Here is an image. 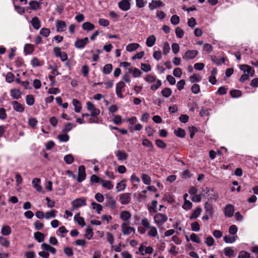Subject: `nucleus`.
<instances>
[{
	"label": "nucleus",
	"instance_id": "f257e3e1",
	"mask_svg": "<svg viewBox=\"0 0 258 258\" xmlns=\"http://www.w3.org/2000/svg\"><path fill=\"white\" fill-rule=\"evenodd\" d=\"M168 219L167 216L162 213H157L154 217V220L158 228H160Z\"/></svg>",
	"mask_w": 258,
	"mask_h": 258
},
{
	"label": "nucleus",
	"instance_id": "f03ea898",
	"mask_svg": "<svg viewBox=\"0 0 258 258\" xmlns=\"http://www.w3.org/2000/svg\"><path fill=\"white\" fill-rule=\"evenodd\" d=\"M125 84L122 81H120L116 84V94L118 97L122 98L123 96L122 93L124 91Z\"/></svg>",
	"mask_w": 258,
	"mask_h": 258
},
{
	"label": "nucleus",
	"instance_id": "7ed1b4c3",
	"mask_svg": "<svg viewBox=\"0 0 258 258\" xmlns=\"http://www.w3.org/2000/svg\"><path fill=\"white\" fill-rule=\"evenodd\" d=\"M240 69L243 71V74L250 77H252L255 73V71L251 67L247 64H241L240 66Z\"/></svg>",
	"mask_w": 258,
	"mask_h": 258
},
{
	"label": "nucleus",
	"instance_id": "20e7f679",
	"mask_svg": "<svg viewBox=\"0 0 258 258\" xmlns=\"http://www.w3.org/2000/svg\"><path fill=\"white\" fill-rule=\"evenodd\" d=\"M119 201L122 205H127L131 201L130 193H123L119 195Z\"/></svg>",
	"mask_w": 258,
	"mask_h": 258
},
{
	"label": "nucleus",
	"instance_id": "39448f33",
	"mask_svg": "<svg viewBox=\"0 0 258 258\" xmlns=\"http://www.w3.org/2000/svg\"><path fill=\"white\" fill-rule=\"evenodd\" d=\"M86 178L85 167L83 165H81L78 168V176L77 181L81 182Z\"/></svg>",
	"mask_w": 258,
	"mask_h": 258
},
{
	"label": "nucleus",
	"instance_id": "423d86ee",
	"mask_svg": "<svg viewBox=\"0 0 258 258\" xmlns=\"http://www.w3.org/2000/svg\"><path fill=\"white\" fill-rule=\"evenodd\" d=\"M198 53L199 52L197 50H189L182 56V58L184 59H194Z\"/></svg>",
	"mask_w": 258,
	"mask_h": 258
},
{
	"label": "nucleus",
	"instance_id": "0eeeda50",
	"mask_svg": "<svg viewBox=\"0 0 258 258\" xmlns=\"http://www.w3.org/2000/svg\"><path fill=\"white\" fill-rule=\"evenodd\" d=\"M165 4L161 1L152 0L149 4V8L150 10H153L155 9L164 7Z\"/></svg>",
	"mask_w": 258,
	"mask_h": 258
},
{
	"label": "nucleus",
	"instance_id": "6e6552de",
	"mask_svg": "<svg viewBox=\"0 0 258 258\" xmlns=\"http://www.w3.org/2000/svg\"><path fill=\"white\" fill-rule=\"evenodd\" d=\"M88 38L85 37L83 39H77L75 42V46L78 48H83L88 42Z\"/></svg>",
	"mask_w": 258,
	"mask_h": 258
},
{
	"label": "nucleus",
	"instance_id": "1a4fd4ad",
	"mask_svg": "<svg viewBox=\"0 0 258 258\" xmlns=\"http://www.w3.org/2000/svg\"><path fill=\"white\" fill-rule=\"evenodd\" d=\"M122 232L124 235H129L132 232L133 233L135 232V229L134 228L131 226H127V224L126 223H123L121 225Z\"/></svg>",
	"mask_w": 258,
	"mask_h": 258
},
{
	"label": "nucleus",
	"instance_id": "9d476101",
	"mask_svg": "<svg viewBox=\"0 0 258 258\" xmlns=\"http://www.w3.org/2000/svg\"><path fill=\"white\" fill-rule=\"evenodd\" d=\"M106 203L111 209H115L116 207V202L111 196H107Z\"/></svg>",
	"mask_w": 258,
	"mask_h": 258
},
{
	"label": "nucleus",
	"instance_id": "9b49d317",
	"mask_svg": "<svg viewBox=\"0 0 258 258\" xmlns=\"http://www.w3.org/2000/svg\"><path fill=\"white\" fill-rule=\"evenodd\" d=\"M55 23L57 32H59L65 31L67 25L64 21L61 20H56Z\"/></svg>",
	"mask_w": 258,
	"mask_h": 258
},
{
	"label": "nucleus",
	"instance_id": "f8f14e48",
	"mask_svg": "<svg viewBox=\"0 0 258 258\" xmlns=\"http://www.w3.org/2000/svg\"><path fill=\"white\" fill-rule=\"evenodd\" d=\"M72 204L75 208H78L82 206H86V200L84 198H79L72 201Z\"/></svg>",
	"mask_w": 258,
	"mask_h": 258
},
{
	"label": "nucleus",
	"instance_id": "ddd939ff",
	"mask_svg": "<svg viewBox=\"0 0 258 258\" xmlns=\"http://www.w3.org/2000/svg\"><path fill=\"white\" fill-rule=\"evenodd\" d=\"M118 6L119 9L123 11H126L131 8L130 3L123 0L118 3Z\"/></svg>",
	"mask_w": 258,
	"mask_h": 258
},
{
	"label": "nucleus",
	"instance_id": "4468645a",
	"mask_svg": "<svg viewBox=\"0 0 258 258\" xmlns=\"http://www.w3.org/2000/svg\"><path fill=\"white\" fill-rule=\"evenodd\" d=\"M234 211V206L232 205H229L225 207L224 213L225 215L228 217H231L233 215Z\"/></svg>",
	"mask_w": 258,
	"mask_h": 258
},
{
	"label": "nucleus",
	"instance_id": "2eb2a0df",
	"mask_svg": "<svg viewBox=\"0 0 258 258\" xmlns=\"http://www.w3.org/2000/svg\"><path fill=\"white\" fill-rule=\"evenodd\" d=\"M12 104L13 107V109L17 112H22L24 110V107L23 106L19 103L17 101H14L12 102Z\"/></svg>",
	"mask_w": 258,
	"mask_h": 258
},
{
	"label": "nucleus",
	"instance_id": "dca6fc26",
	"mask_svg": "<svg viewBox=\"0 0 258 258\" xmlns=\"http://www.w3.org/2000/svg\"><path fill=\"white\" fill-rule=\"evenodd\" d=\"M31 24L33 27L36 30H38L41 27V22L37 17L32 18L31 21Z\"/></svg>",
	"mask_w": 258,
	"mask_h": 258
},
{
	"label": "nucleus",
	"instance_id": "f3484780",
	"mask_svg": "<svg viewBox=\"0 0 258 258\" xmlns=\"http://www.w3.org/2000/svg\"><path fill=\"white\" fill-rule=\"evenodd\" d=\"M40 182V179L38 178H35L32 180V184L33 187L35 188V189L38 192L42 191V188L41 185L39 184Z\"/></svg>",
	"mask_w": 258,
	"mask_h": 258
},
{
	"label": "nucleus",
	"instance_id": "a211bd4d",
	"mask_svg": "<svg viewBox=\"0 0 258 258\" xmlns=\"http://www.w3.org/2000/svg\"><path fill=\"white\" fill-rule=\"evenodd\" d=\"M207 198L208 200H216L218 198L217 194L212 188H209L207 191Z\"/></svg>",
	"mask_w": 258,
	"mask_h": 258
},
{
	"label": "nucleus",
	"instance_id": "6ab92c4d",
	"mask_svg": "<svg viewBox=\"0 0 258 258\" xmlns=\"http://www.w3.org/2000/svg\"><path fill=\"white\" fill-rule=\"evenodd\" d=\"M11 95L13 99H19L21 97L22 92L19 89H14L11 90Z\"/></svg>",
	"mask_w": 258,
	"mask_h": 258
},
{
	"label": "nucleus",
	"instance_id": "aec40b11",
	"mask_svg": "<svg viewBox=\"0 0 258 258\" xmlns=\"http://www.w3.org/2000/svg\"><path fill=\"white\" fill-rule=\"evenodd\" d=\"M115 155L117 157L118 160H125L127 159L128 155L127 154L122 151H117L115 152Z\"/></svg>",
	"mask_w": 258,
	"mask_h": 258
},
{
	"label": "nucleus",
	"instance_id": "412c9836",
	"mask_svg": "<svg viewBox=\"0 0 258 258\" xmlns=\"http://www.w3.org/2000/svg\"><path fill=\"white\" fill-rule=\"evenodd\" d=\"M82 28L84 30L89 31L94 30L95 26L90 22H86L82 24Z\"/></svg>",
	"mask_w": 258,
	"mask_h": 258
},
{
	"label": "nucleus",
	"instance_id": "4be33fe9",
	"mask_svg": "<svg viewBox=\"0 0 258 258\" xmlns=\"http://www.w3.org/2000/svg\"><path fill=\"white\" fill-rule=\"evenodd\" d=\"M73 104L74 106V110L76 112H80L82 109V106L80 102L76 99L73 100Z\"/></svg>",
	"mask_w": 258,
	"mask_h": 258
},
{
	"label": "nucleus",
	"instance_id": "5701e85b",
	"mask_svg": "<svg viewBox=\"0 0 258 258\" xmlns=\"http://www.w3.org/2000/svg\"><path fill=\"white\" fill-rule=\"evenodd\" d=\"M131 218V214L127 211H124L120 213V218L123 221H126Z\"/></svg>",
	"mask_w": 258,
	"mask_h": 258
},
{
	"label": "nucleus",
	"instance_id": "b1692460",
	"mask_svg": "<svg viewBox=\"0 0 258 258\" xmlns=\"http://www.w3.org/2000/svg\"><path fill=\"white\" fill-rule=\"evenodd\" d=\"M156 37L154 35H152L149 36L146 40V45L148 47H152L155 43Z\"/></svg>",
	"mask_w": 258,
	"mask_h": 258
},
{
	"label": "nucleus",
	"instance_id": "393cba45",
	"mask_svg": "<svg viewBox=\"0 0 258 258\" xmlns=\"http://www.w3.org/2000/svg\"><path fill=\"white\" fill-rule=\"evenodd\" d=\"M204 208L206 212L210 216H212L213 214V208L212 204L208 202H206L204 206Z\"/></svg>",
	"mask_w": 258,
	"mask_h": 258
},
{
	"label": "nucleus",
	"instance_id": "a878e982",
	"mask_svg": "<svg viewBox=\"0 0 258 258\" xmlns=\"http://www.w3.org/2000/svg\"><path fill=\"white\" fill-rule=\"evenodd\" d=\"M140 47V45L138 43H133L128 44L126 46V50L128 52H132L136 50Z\"/></svg>",
	"mask_w": 258,
	"mask_h": 258
},
{
	"label": "nucleus",
	"instance_id": "bb28decb",
	"mask_svg": "<svg viewBox=\"0 0 258 258\" xmlns=\"http://www.w3.org/2000/svg\"><path fill=\"white\" fill-rule=\"evenodd\" d=\"M201 211L202 209L200 207H197L196 209L192 212L191 216L189 217V219L197 218L200 216Z\"/></svg>",
	"mask_w": 258,
	"mask_h": 258
},
{
	"label": "nucleus",
	"instance_id": "cd10ccee",
	"mask_svg": "<svg viewBox=\"0 0 258 258\" xmlns=\"http://www.w3.org/2000/svg\"><path fill=\"white\" fill-rule=\"evenodd\" d=\"M34 50V46L31 44H26L24 46V51L27 54H30L32 53Z\"/></svg>",
	"mask_w": 258,
	"mask_h": 258
},
{
	"label": "nucleus",
	"instance_id": "c85d7f7f",
	"mask_svg": "<svg viewBox=\"0 0 258 258\" xmlns=\"http://www.w3.org/2000/svg\"><path fill=\"white\" fill-rule=\"evenodd\" d=\"M12 232V230L9 226L5 225L2 227L1 233L2 235L7 236L10 235Z\"/></svg>",
	"mask_w": 258,
	"mask_h": 258
},
{
	"label": "nucleus",
	"instance_id": "c756f323",
	"mask_svg": "<svg viewBox=\"0 0 258 258\" xmlns=\"http://www.w3.org/2000/svg\"><path fill=\"white\" fill-rule=\"evenodd\" d=\"M224 252L225 255L228 257L234 256L235 253L232 247H227L224 249Z\"/></svg>",
	"mask_w": 258,
	"mask_h": 258
},
{
	"label": "nucleus",
	"instance_id": "7c9ffc66",
	"mask_svg": "<svg viewBox=\"0 0 258 258\" xmlns=\"http://www.w3.org/2000/svg\"><path fill=\"white\" fill-rule=\"evenodd\" d=\"M34 238L38 242H43L44 240V235L40 232H36L34 233Z\"/></svg>",
	"mask_w": 258,
	"mask_h": 258
},
{
	"label": "nucleus",
	"instance_id": "2f4dec72",
	"mask_svg": "<svg viewBox=\"0 0 258 258\" xmlns=\"http://www.w3.org/2000/svg\"><path fill=\"white\" fill-rule=\"evenodd\" d=\"M29 5L31 9L36 10L40 8V3L36 1H32L29 2Z\"/></svg>",
	"mask_w": 258,
	"mask_h": 258
},
{
	"label": "nucleus",
	"instance_id": "473e14b6",
	"mask_svg": "<svg viewBox=\"0 0 258 258\" xmlns=\"http://www.w3.org/2000/svg\"><path fill=\"white\" fill-rule=\"evenodd\" d=\"M128 72L130 73H133V76L134 78L139 77L141 76L142 74L141 71L137 68H134L133 70H132L131 68H130L128 69Z\"/></svg>",
	"mask_w": 258,
	"mask_h": 258
},
{
	"label": "nucleus",
	"instance_id": "72a5a7b5",
	"mask_svg": "<svg viewBox=\"0 0 258 258\" xmlns=\"http://www.w3.org/2000/svg\"><path fill=\"white\" fill-rule=\"evenodd\" d=\"M101 184L103 187L108 190L111 189L113 187V185L112 184L111 182L109 180L105 181L102 180Z\"/></svg>",
	"mask_w": 258,
	"mask_h": 258
},
{
	"label": "nucleus",
	"instance_id": "f704fd0d",
	"mask_svg": "<svg viewBox=\"0 0 258 258\" xmlns=\"http://www.w3.org/2000/svg\"><path fill=\"white\" fill-rule=\"evenodd\" d=\"M174 133L176 136L180 138H184L186 134L185 131L180 128H178L177 130H174Z\"/></svg>",
	"mask_w": 258,
	"mask_h": 258
},
{
	"label": "nucleus",
	"instance_id": "c9c22d12",
	"mask_svg": "<svg viewBox=\"0 0 258 258\" xmlns=\"http://www.w3.org/2000/svg\"><path fill=\"white\" fill-rule=\"evenodd\" d=\"M63 160L67 164H71L74 162V158L71 154H70L66 155L63 158Z\"/></svg>",
	"mask_w": 258,
	"mask_h": 258
},
{
	"label": "nucleus",
	"instance_id": "e433bc0d",
	"mask_svg": "<svg viewBox=\"0 0 258 258\" xmlns=\"http://www.w3.org/2000/svg\"><path fill=\"white\" fill-rule=\"evenodd\" d=\"M74 219L82 227L84 226L86 224L84 219L80 217L79 214L76 215L75 216Z\"/></svg>",
	"mask_w": 258,
	"mask_h": 258
},
{
	"label": "nucleus",
	"instance_id": "4c0bfd02",
	"mask_svg": "<svg viewBox=\"0 0 258 258\" xmlns=\"http://www.w3.org/2000/svg\"><path fill=\"white\" fill-rule=\"evenodd\" d=\"M149 231L148 233L149 236L151 237H156L157 235L158 232L156 228L154 226H151L149 228Z\"/></svg>",
	"mask_w": 258,
	"mask_h": 258
},
{
	"label": "nucleus",
	"instance_id": "58836bf2",
	"mask_svg": "<svg viewBox=\"0 0 258 258\" xmlns=\"http://www.w3.org/2000/svg\"><path fill=\"white\" fill-rule=\"evenodd\" d=\"M91 205L92 206V208L94 210H95L98 214H100V212L102 210V206L99 204L95 202H92L91 203Z\"/></svg>",
	"mask_w": 258,
	"mask_h": 258
},
{
	"label": "nucleus",
	"instance_id": "ea45409f",
	"mask_svg": "<svg viewBox=\"0 0 258 258\" xmlns=\"http://www.w3.org/2000/svg\"><path fill=\"white\" fill-rule=\"evenodd\" d=\"M161 93L164 97L168 98L171 95L172 91L169 88H165L161 91Z\"/></svg>",
	"mask_w": 258,
	"mask_h": 258
},
{
	"label": "nucleus",
	"instance_id": "a19ab883",
	"mask_svg": "<svg viewBox=\"0 0 258 258\" xmlns=\"http://www.w3.org/2000/svg\"><path fill=\"white\" fill-rule=\"evenodd\" d=\"M142 179L144 184L146 185H150L151 184V179L148 175L143 174L142 176Z\"/></svg>",
	"mask_w": 258,
	"mask_h": 258
},
{
	"label": "nucleus",
	"instance_id": "79ce46f5",
	"mask_svg": "<svg viewBox=\"0 0 258 258\" xmlns=\"http://www.w3.org/2000/svg\"><path fill=\"white\" fill-rule=\"evenodd\" d=\"M230 95L233 98H238L241 96L242 93L241 91L239 90H233L230 91Z\"/></svg>",
	"mask_w": 258,
	"mask_h": 258
},
{
	"label": "nucleus",
	"instance_id": "37998d69",
	"mask_svg": "<svg viewBox=\"0 0 258 258\" xmlns=\"http://www.w3.org/2000/svg\"><path fill=\"white\" fill-rule=\"evenodd\" d=\"M190 239L192 241L199 244L201 243L202 242L201 239L199 237L198 235L194 233L191 234Z\"/></svg>",
	"mask_w": 258,
	"mask_h": 258
},
{
	"label": "nucleus",
	"instance_id": "c03bdc74",
	"mask_svg": "<svg viewBox=\"0 0 258 258\" xmlns=\"http://www.w3.org/2000/svg\"><path fill=\"white\" fill-rule=\"evenodd\" d=\"M31 63L33 67H39L42 65V63L41 62V61L37 57L33 58L31 60Z\"/></svg>",
	"mask_w": 258,
	"mask_h": 258
},
{
	"label": "nucleus",
	"instance_id": "a18cd8bd",
	"mask_svg": "<svg viewBox=\"0 0 258 258\" xmlns=\"http://www.w3.org/2000/svg\"><path fill=\"white\" fill-rule=\"evenodd\" d=\"M189 81L191 83L200 82L202 80V78L198 75L194 74L189 77Z\"/></svg>",
	"mask_w": 258,
	"mask_h": 258
},
{
	"label": "nucleus",
	"instance_id": "49530a36",
	"mask_svg": "<svg viewBox=\"0 0 258 258\" xmlns=\"http://www.w3.org/2000/svg\"><path fill=\"white\" fill-rule=\"evenodd\" d=\"M26 101L28 105L32 106L34 103V98L32 95H28L26 96Z\"/></svg>",
	"mask_w": 258,
	"mask_h": 258
},
{
	"label": "nucleus",
	"instance_id": "de8ad7c7",
	"mask_svg": "<svg viewBox=\"0 0 258 258\" xmlns=\"http://www.w3.org/2000/svg\"><path fill=\"white\" fill-rule=\"evenodd\" d=\"M69 136L68 134H59L57 136V139L62 142H68L69 140Z\"/></svg>",
	"mask_w": 258,
	"mask_h": 258
},
{
	"label": "nucleus",
	"instance_id": "09e8293b",
	"mask_svg": "<svg viewBox=\"0 0 258 258\" xmlns=\"http://www.w3.org/2000/svg\"><path fill=\"white\" fill-rule=\"evenodd\" d=\"M112 66L111 64H107L105 65L103 69V72L105 74H109L111 72Z\"/></svg>",
	"mask_w": 258,
	"mask_h": 258
},
{
	"label": "nucleus",
	"instance_id": "8fccbe9b",
	"mask_svg": "<svg viewBox=\"0 0 258 258\" xmlns=\"http://www.w3.org/2000/svg\"><path fill=\"white\" fill-rule=\"evenodd\" d=\"M170 22L172 24L174 25H176L178 24H179L180 22L179 17L176 15H173L171 18Z\"/></svg>",
	"mask_w": 258,
	"mask_h": 258
},
{
	"label": "nucleus",
	"instance_id": "3c124183",
	"mask_svg": "<svg viewBox=\"0 0 258 258\" xmlns=\"http://www.w3.org/2000/svg\"><path fill=\"white\" fill-rule=\"evenodd\" d=\"M50 33V31L48 28H43L40 31V34H41L45 37H48Z\"/></svg>",
	"mask_w": 258,
	"mask_h": 258
},
{
	"label": "nucleus",
	"instance_id": "603ef678",
	"mask_svg": "<svg viewBox=\"0 0 258 258\" xmlns=\"http://www.w3.org/2000/svg\"><path fill=\"white\" fill-rule=\"evenodd\" d=\"M0 243L4 246L8 247L10 246V241L3 236H0Z\"/></svg>",
	"mask_w": 258,
	"mask_h": 258
},
{
	"label": "nucleus",
	"instance_id": "864d4df0",
	"mask_svg": "<svg viewBox=\"0 0 258 258\" xmlns=\"http://www.w3.org/2000/svg\"><path fill=\"white\" fill-rule=\"evenodd\" d=\"M156 146L161 149H165L166 147V144L161 140L157 139L155 141Z\"/></svg>",
	"mask_w": 258,
	"mask_h": 258
},
{
	"label": "nucleus",
	"instance_id": "5fc2aeb1",
	"mask_svg": "<svg viewBox=\"0 0 258 258\" xmlns=\"http://www.w3.org/2000/svg\"><path fill=\"white\" fill-rule=\"evenodd\" d=\"M38 123L37 120L34 117H31L28 119V124L33 128H35Z\"/></svg>",
	"mask_w": 258,
	"mask_h": 258
},
{
	"label": "nucleus",
	"instance_id": "6e6d98bb",
	"mask_svg": "<svg viewBox=\"0 0 258 258\" xmlns=\"http://www.w3.org/2000/svg\"><path fill=\"white\" fill-rule=\"evenodd\" d=\"M56 211L55 210H52L51 212H47L45 213V215L44 216V217L46 219H49L50 218H54L56 216Z\"/></svg>",
	"mask_w": 258,
	"mask_h": 258
},
{
	"label": "nucleus",
	"instance_id": "4d7b16f0",
	"mask_svg": "<svg viewBox=\"0 0 258 258\" xmlns=\"http://www.w3.org/2000/svg\"><path fill=\"white\" fill-rule=\"evenodd\" d=\"M126 185L123 182V181H121L118 182L116 186V191L119 192L121 190H123L125 188Z\"/></svg>",
	"mask_w": 258,
	"mask_h": 258
},
{
	"label": "nucleus",
	"instance_id": "13d9d810",
	"mask_svg": "<svg viewBox=\"0 0 258 258\" xmlns=\"http://www.w3.org/2000/svg\"><path fill=\"white\" fill-rule=\"evenodd\" d=\"M191 92L195 94L199 93L200 92V87L199 85L194 84L191 87Z\"/></svg>",
	"mask_w": 258,
	"mask_h": 258
},
{
	"label": "nucleus",
	"instance_id": "bf43d9fd",
	"mask_svg": "<svg viewBox=\"0 0 258 258\" xmlns=\"http://www.w3.org/2000/svg\"><path fill=\"white\" fill-rule=\"evenodd\" d=\"M235 237L231 236H225L224 237V240L226 243H232L235 241Z\"/></svg>",
	"mask_w": 258,
	"mask_h": 258
},
{
	"label": "nucleus",
	"instance_id": "052dcab7",
	"mask_svg": "<svg viewBox=\"0 0 258 258\" xmlns=\"http://www.w3.org/2000/svg\"><path fill=\"white\" fill-rule=\"evenodd\" d=\"M64 253L68 256L71 257L73 255L74 252L73 249L70 247H66L64 248Z\"/></svg>",
	"mask_w": 258,
	"mask_h": 258
},
{
	"label": "nucleus",
	"instance_id": "680f3d73",
	"mask_svg": "<svg viewBox=\"0 0 258 258\" xmlns=\"http://www.w3.org/2000/svg\"><path fill=\"white\" fill-rule=\"evenodd\" d=\"M175 34L176 36L179 38H181L183 37L184 35V32L182 29H181L180 27H177L175 29Z\"/></svg>",
	"mask_w": 258,
	"mask_h": 258
},
{
	"label": "nucleus",
	"instance_id": "e2e57ef3",
	"mask_svg": "<svg viewBox=\"0 0 258 258\" xmlns=\"http://www.w3.org/2000/svg\"><path fill=\"white\" fill-rule=\"evenodd\" d=\"M191 228L193 231L197 232L200 229V224L198 222H194L191 224Z\"/></svg>",
	"mask_w": 258,
	"mask_h": 258
},
{
	"label": "nucleus",
	"instance_id": "0e129e2a",
	"mask_svg": "<svg viewBox=\"0 0 258 258\" xmlns=\"http://www.w3.org/2000/svg\"><path fill=\"white\" fill-rule=\"evenodd\" d=\"M14 75L12 73L9 72L7 74L6 80L8 83H12L14 81Z\"/></svg>",
	"mask_w": 258,
	"mask_h": 258
},
{
	"label": "nucleus",
	"instance_id": "69168bd1",
	"mask_svg": "<svg viewBox=\"0 0 258 258\" xmlns=\"http://www.w3.org/2000/svg\"><path fill=\"white\" fill-rule=\"evenodd\" d=\"M215 240L213 238L209 236L207 237L206 239L205 243L209 246H211L214 244Z\"/></svg>",
	"mask_w": 258,
	"mask_h": 258
},
{
	"label": "nucleus",
	"instance_id": "338daca9",
	"mask_svg": "<svg viewBox=\"0 0 258 258\" xmlns=\"http://www.w3.org/2000/svg\"><path fill=\"white\" fill-rule=\"evenodd\" d=\"M192 204L188 200H185L182 206V208L185 210H188L192 207Z\"/></svg>",
	"mask_w": 258,
	"mask_h": 258
},
{
	"label": "nucleus",
	"instance_id": "774afa93",
	"mask_svg": "<svg viewBox=\"0 0 258 258\" xmlns=\"http://www.w3.org/2000/svg\"><path fill=\"white\" fill-rule=\"evenodd\" d=\"M182 74V70L179 68H175L173 72V75L177 78L181 77Z\"/></svg>",
	"mask_w": 258,
	"mask_h": 258
}]
</instances>
